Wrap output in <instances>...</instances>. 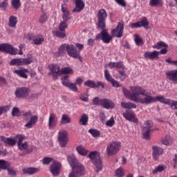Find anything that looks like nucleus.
<instances>
[{
	"mask_svg": "<svg viewBox=\"0 0 177 177\" xmlns=\"http://www.w3.org/2000/svg\"><path fill=\"white\" fill-rule=\"evenodd\" d=\"M130 91H131L124 86H122V92L125 97L131 102H135L136 103L140 102V95L142 96H143V95H146V89H144L139 86H131Z\"/></svg>",
	"mask_w": 177,
	"mask_h": 177,
	"instance_id": "nucleus-1",
	"label": "nucleus"
},
{
	"mask_svg": "<svg viewBox=\"0 0 177 177\" xmlns=\"http://www.w3.org/2000/svg\"><path fill=\"white\" fill-rule=\"evenodd\" d=\"M68 161L73 171L69 174L68 177H80L84 176V166L77 161V158L74 156H68Z\"/></svg>",
	"mask_w": 177,
	"mask_h": 177,
	"instance_id": "nucleus-2",
	"label": "nucleus"
},
{
	"mask_svg": "<svg viewBox=\"0 0 177 177\" xmlns=\"http://www.w3.org/2000/svg\"><path fill=\"white\" fill-rule=\"evenodd\" d=\"M88 158H90L93 162L95 168L96 172H100L102 169H103V163L102 162V158H100V153L99 152L94 151L89 153L88 156Z\"/></svg>",
	"mask_w": 177,
	"mask_h": 177,
	"instance_id": "nucleus-3",
	"label": "nucleus"
},
{
	"mask_svg": "<svg viewBox=\"0 0 177 177\" xmlns=\"http://www.w3.org/2000/svg\"><path fill=\"white\" fill-rule=\"evenodd\" d=\"M142 96H145L144 98H140L139 101L142 104H151V103H156V102H160V103H162L164 100V95H158L156 97H153L150 95H147V92L145 91V95Z\"/></svg>",
	"mask_w": 177,
	"mask_h": 177,
	"instance_id": "nucleus-4",
	"label": "nucleus"
},
{
	"mask_svg": "<svg viewBox=\"0 0 177 177\" xmlns=\"http://www.w3.org/2000/svg\"><path fill=\"white\" fill-rule=\"evenodd\" d=\"M97 30H103L106 28V19H107V12H106V10L104 9L100 10L97 15Z\"/></svg>",
	"mask_w": 177,
	"mask_h": 177,
	"instance_id": "nucleus-5",
	"label": "nucleus"
},
{
	"mask_svg": "<svg viewBox=\"0 0 177 177\" xmlns=\"http://www.w3.org/2000/svg\"><path fill=\"white\" fill-rule=\"evenodd\" d=\"M0 52H6L10 55H16L17 53L23 55V50H17V48H13L12 45L9 44H0Z\"/></svg>",
	"mask_w": 177,
	"mask_h": 177,
	"instance_id": "nucleus-6",
	"label": "nucleus"
},
{
	"mask_svg": "<svg viewBox=\"0 0 177 177\" xmlns=\"http://www.w3.org/2000/svg\"><path fill=\"white\" fill-rule=\"evenodd\" d=\"M121 149V142H112L106 146V153L108 156H115Z\"/></svg>",
	"mask_w": 177,
	"mask_h": 177,
	"instance_id": "nucleus-7",
	"label": "nucleus"
},
{
	"mask_svg": "<svg viewBox=\"0 0 177 177\" xmlns=\"http://www.w3.org/2000/svg\"><path fill=\"white\" fill-rule=\"evenodd\" d=\"M100 30H102V31L96 35L95 39H102L104 44H110L113 40V35H110L109 30L106 29V28Z\"/></svg>",
	"mask_w": 177,
	"mask_h": 177,
	"instance_id": "nucleus-8",
	"label": "nucleus"
},
{
	"mask_svg": "<svg viewBox=\"0 0 177 177\" xmlns=\"http://www.w3.org/2000/svg\"><path fill=\"white\" fill-rule=\"evenodd\" d=\"M68 75H65L61 77V82L64 86H66V88H68V89H70L72 91V92H78V87L77 86V84L75 83L70 82V80Z\"/></svg>",
	"mask_w": 177,
	"mask_h": 177,
	"instance_id": "nucleus-9",
	"label": "nucleus"
},
{
	"mask_svg": "<svg viewBox=\"0 0 177 177\" xmlns=\"http://www.w3.org/2000/svg\"><path fill=\"white\" fill-rule=\"evenodd\" d=\"M48 68L50 71L48 73V75H52L53 80H56L62 75V68H60V66L56 64H51L48 66Z\"/></svg>",
	"mask_w": 177,
	"mask_h": 177,
	"instance_id": "nucleus-10",
	"label": "nucleus"
},
{
	"mask_svg": "<svg viewBox=\"0 0 177 177\" xmlns=\"http://www.w3.org/2000/svg\"><path fill=\"white\" fill-rule=\"evenodd\" d=\"M68 28V25L66 22H60L59 25V30L53 31L55 37L58 38H66V29Z\"/></svg>",
	"mask_w": 177,
	"mask_h": 177,
	"instance_id": "nucleus-11",
	"label": "nucleus"
},
{
	"mask_svg": "<svg viewBox=\"0 0 177 177\" xmlns=\"http://www.w3.org/2000/svg\"><path fill=\"white\" fill-rule=\"evenodd\" d=\"M68 133L66 130H60L58 132V140L60 147H66L68 143Z\"/></svg>",
	"mask_w": 177,
	"mask_h": 177,
	"instance_id": "nucleus-12",
	"label": "nucleus"
},
{
	"mask_svg": "<svg viewBox=\"0 0 177 177\" xmlns=\"http://www.w3.org/2000/svg\"><path fill=\"white\" fill-rule=\"evenodd\" d=\"M124 34V21H120L115 28L111 30V36L114 38H121Z\"/></svg>",
	"mask_w": 177,
	"mask_h": 177,
	"instance_id": "nucleus-13",
	"label": "nucleus"
},
{
	"mask_svg": "<svg viewBox=\"0 0 177 177\" xmlns=\"http://www.w3.org/2000/svg\"><path fill=\"white\" fill-rule=\"evenodd\" d=\"M60 171H62V163L54 161L50 167V172H51L53 176H59Z\"/></svg>",
	"mask_w": 177,
	"mask_h": 177,
	"instance_id": "nucleus-14",
	"label": "nucleus"
},
{
	"mask_svg": "<svg viewBox=\"0 0 177 177\" xmlns=\"http://www.w3.org/2000/svg\"><path fill=\"white\" fill-rule=\"evenodd\" d=\"M67 55L73 59H81V53L77 50V48L73 44H69Z\"/></svg>",
	"mask_w": 177,
	"mask_h": 177,
	"instance_id": "nucleus-15",
	"label": "nucleus"
},
{
	"mask_svg": "<svg viewBox=\"0 0 177 177\" xmlns=\"http://www.w3.org/2000/svg\"><path fill=\"white\" fill-rule=\"evenodd\" d=\"M30 95V89L27 87H20L16 89L15 96L18 99L27 97Z\"/></svg>",
	"mask_w": 177,
	"mask_h": 177,
	"instance_id": "nucleus-16",
	"label": "nucleus"
},
{
	"mask_svg": "<svg viewBox=\"0 0 177 177\" xmlns=\"http://www.w3.org/2000/svg\"><path fill=\"white\" fill-rule=\"evenodd\" d=\"M61 10L62 12L63 19V21H61V23H66V21H68V20L71 19V13H70V10H68V8H67L66 4H62L61 6Z\"/></svg>",
	"mask_w": 177,
	"mask_h": 177,
	"instance_id": "nucleus-17",
	"label": "nucleus"
},
{
	"mask_svg": "<svg viewBox=\"0 0 177 177\" xmlns=\"http://www.w3.org/2000/svg\"><path fill=\"white\" fill-rule=\"evenodd\" d=\"M28 41H32L34 45H41L45 39L42 35H28Z\"/></svg>",
	"mask_w": 177,
	"mask_h": 177,
	"instance_id": "nucleus-18",
	"label": "nucleus"
},
{
	"mask_svg": "<svg viewBox=\"0 0 177 177\" xmlns=\"http://www.w3.org/2000/svg\"><path fill=\"white\" fill-rule=\"evenodd\" d=\"M122 115L127 121L134 122V124H138V122H139V120L136 118V115L132 111H125L122 113Z\"/></svg>",
	"mask_w": 177,
	"mask_h": 177,
	"instance_id": "nucleus-19",
	"label": "nucleus"
},
{
	"mask_svg": "<svg viewBox=\"0 0 177 177\" xmlns=\"http://www.w3.org/2000/svg\"><path fill=\"white\" fill-rule=\"evenodd\" d=\"M75 8L72 10V13H80L85 8V3L83 0H75Z\"/></svg>",
	"mask_w": 177,
	"mask_h": 177,
	"instance_id": "nucleus-20",
	"label": "nucleus"
},
{
	"mask_svg": "<svg viewBox=\"0 0 177 177\" xmlns=\"http://www.w3.org/2000/svg\"><path fill=\"white\" fill-rule=\"evenodd\" d=\"M149 26V21L145 17L142 18L140 21L132 23L131 24V28H139L140 27H147Z\"/></svg>",
	"mask_w": 177,
	"mask_h": 177,
	"instance_id": "nucleus-21",
	"label": "nucleus"
},
{
	"mask_svg": "<svg viewBox=\"0 0 177 177\" xmlns=\"http://www.w3.org/2000/svg\"><path fill=\"white\" fill-rule=\"evenodd\" d=\"M166 77L169 81H171L174 84H177V68L166 72Z\"/></svg>",
	"mask_w": 177,
	"mask_h": 177,
	"instance_id": "nucleus-22",
	"label": "nucleus"
},
{
	"mask_svg": "<svg viewBox=\"0 0 177 177\" xmlns=\"http://www.w3.org/2000/svg\"><path fill=\"white\" fill-rule=\"evenodd\" d=\"M152 157L153 160H158L161 154L164 153V149L158 146H153L152 147Z\"/></svg>",
	"mask_w": 177,
	"mask_h": 177,
	"instance_id": "nucleus-23",
	"label": "nucleus"
},
{
	"mask_svg": "<svg viewBox=\"0 0 177 177\" xmlns=\"http://www.w3.org/2000/svg\"><path fill=\"white\" fill-rule=\"evenodd\" d=\"M56 125H57V117H56V115L53 113H50L48 118L49 129H52V128H55Z\"/></svg>",
	"mask_w": 177,
	"mask_h": 177,
	"instance_id": "nucleus-24",
	"label": "nucleus"
},
{
	"mask_svg": "<svg viewBox=\"0 0 177 177\" xmlns=\"http://www.w3.org/2000/svg\"><path fill=\"white\" fill-rule=\"evenodd\" d=\"M160 52L154 50L153 52L147 51L144 54L145 59H149L150 60H155V59H158Z\"/></svg>",
	"mask_w": 177,
	"mask_h": 177,
	"instance_id": "nucleus-25",
	"label": "nucleus"
},
{
	"mask_svg": "<svg viewBox=\"0 0 177 177\" xmlns=\"http://www.w3.org/2000/svg\"><path fill=\"white\" fill-rule=\"evenodd\" d=\"M102 107L106 109V110H113L115 107V104L111 100L103 99Z\"/></svg>",
	"mask_w": 177,
	"mask_h": 177,
	"instance_id": "nucleus-26",
	"label": "nucleus"
},
{
	"mask_svg": "<svg viewBox=\"0 0 177 177\" xmlns=\"http://www.w3.org/2000/svg\"><path fill=\"white\" fill-rule=\"evenodd\" d=\"M162 103L163 104H167L168 106L171 107L173 110H177V101L172 100L168 98H165V97H163V101Z\"/></svg>",
	"mask_w": 177,
	"mask_h": 177,
	"instance_id": "nucleus-27",
	"label": "nucleus"
},
{
	"mask_svg": "<svg viewBox=\"0 0 177 177\" xmlns=\"http://www.w3.org/2000/svg\"><path fill=\"white\" fill-rule=\"evenodd\" d=\"M0 140L6 145H9V146H15V145L17 143V140L10 138H6L5 136H0Z\"/></svg>",
	"mask_w": 177,
	"mask_h": 177,
	"instance_id": "nucleus-28",
	"label": "nucleus"
},
{
	"mask_svg": "<svg viewBox=\"0 0 177 177\" xmlns=\"http://www.w3.org/2000/svg\"><path fill=\"white\" fill-rule=\"evenodd\" d=\"M108 67L109 68H118L120 70V68H124V62H111L108 63L107 64Z\"/></svg>",
	"mask_w": 177,
	"mask_h": 177,
	"instance_id": "nucleus-29",
	"label": "nucleus"
},
{
	"mask_svg": "<svg viewBox=\"0 0 177 177\" xmlns=\"http://www.w3.org/2000/svg\"><path fill=\"white\" fill-rule=\"evenodd\" d=\"M161 142L165 146H171L174 143V140L169 135H166L164 138H162Z\"/></svg>",
	"mask_w": 177,
	"mask_h": 177,
	"instance_id": "nucleus-30",
	"label": "nucleus"
},
{
	"mask_svg": "<svg viewBox=\"0 0 177 177\" xmlns=\"http://www.w3.org/2000/svg\"><path fill=\"white\" fill-rule=\"evenodd\" d=\"M27 73H28V70L24 68L20 70H15L14 71V73L17 74L19 77H21V78H28V75H27Z\"/></svg>",
	"mask_w": 177,
	"mask_h": 177,
	"instance_id": "nucleus-31",
	"label": "nucleus"
},
{
	"mask_svg": "<svg viewBox=\"0 0 177 177\" xmlns=\"http://www.w3.org/2000/svg\"><path fill=\"white\" fill-rule=\"evenodd\" d=\"M37 122H38V116L33 115L30 118V121L25 124V127L26 128L30 129L32 127H34V125H35V124H37Z\"/></svg>",
	"mask_w": 177,
	"mask_h": 177,
	"instance_id": "nucleus-32",
	"label": "nucleus"
},
{
	"mask_svg": "<svg viewBox=\"0 0 177 177\" xmlns=\"http://www.w3.org/2000/svg\"><path fill=\"white\" fill-rule=\"evenodd\" d=\"M39 171L37 168L35 167H28L23 169L24 174H28V175H34V174H37Z\"/></svg>",
	"mask_w": 177,
	"mask_h": 177,
	"instance_id": "nucleus-33",
	"label": "nucleus"
},
{
	"mask_svg": "<svg viewBox=\"0 0 177 177\" xmlns=\"http://www.w3.org/2000/svg\"><path fill=\"white\" fill-rule=\"evenodd\" d=\"M10 162L7 160L0 159V169L7 170L8 168H10Z\"/></svg>",
	"mask_w": 177,
	"mask_h": 177,
	"instance_id": "nucleus-34",
	"label": "nucleus"
},
{
	"mask_svg": "<svg viewBox=\"0 0 177 177\" xmlns=\"http://www.w3.org/2000/svg\"><path fill=\"white\" fill-rule=\"evenodd\" d=\"M76 151H77L78 154L80 156H86L88 154V150L85 149V147L82 145L77 146L76 147Z\"/></svg>",
	"mask_w": 177,
	"mask_h": 177,
	"instance_id": "nucleus-35",
	"label": "nucleus"
},
{
	"mask_svg": "<svg viewBox=\"0 0 177 177\" xmlns=\"http://www.w3.org/2000/svg\"><path fill=\"white\" fill-rule=\"evenodd\" d=\"M17 24V17L13 15H11L9 18V22H8L9 27L15 28Z\"/></svg>",
	"mask_w": 177,
	"mask_h": 177,
	"instance_id": "nucleus-36",
	"label": "nucleus"
},
{
	"mask_svg": "<svg viewBox=\"0 0 177 177\" xmlns=\"http://www.w3.org/2000/svg\"><path fill=\"white\" fill-rule=\"evenodd\" d=\"M69 46H70V44H62L58 49V53L59 55H63V54L66 53V52L67 53L68 50Z\"/></svg>",
	"mask_w": 177,
	"mask_h": 177,
	"instance_id": "nucleus-37",
	"label": "nucleus"
},
{
	"mask_svg": "<svg viewBox=\"0 0 177 177\" xmlns=\"http://www.w3.org/2000/svg\"><path fill=\"white\" fill-rule=\"evenodd\" d=\"M121 106L123 109H136V105L132 102H121Z\"/></svg>",
	"mask_w": 177,
	"mask_h": 177,
	"instance_id": "nucleus-38",
	"label": "nucleus"
},
{
	"mask_svg": "<svg viewBox=\"0 0 177 177\" xmlns=\"http://www.w3.org/2000/svg\"><path fill=\"white\" fill-rule=\"evenodd\" d=\"M11 6L15 10H19L21 8V2L20 0H11Z\"/></svg>",
	"mask_w": 177,
	"mask_h": 177,
	"instance_id": "nucleus-39",
	"label": "nucleus"
},
{
	"mask_svg": "<svg viewBox=\"0 0 177 177\" xmlns=\"http://www.w3.org/2000/svg\"><path fill=\"white\" fill-rule=\"evenodd\" d=\"M34 62V59H32V56L30 55L28 58H21V66H28V64H31Z\"/></svg>",
	"mask_w": 177,
	"mask_h": 177,
	"instance_id": "nucleus-40",
	"label": "nucleus"
},
{
	"mask_svg": "<svg viewBox=\"0 0 177 177\" xmlns=\"http://www.w3.org/2000/svg\"><path fill=\"white\" fill-rule=\"evenodd\" d=\"M89 120V118L86 114H83L80 120V125H88V121Z\"/></svg>",
	"mask_w": 177,
	"mask_h": 177,
	"instance_id": "nucleus-41",
	"label": "nucleus"
},
{
	"mask_svg": "<svg viewBox=\"0 0 177 177\" xmlns=\"http://www.w3.org/2000/svg\"><path fill=\"white\" fill-rule=\"evenodd\" d=\"M84 86H88V88H91V89L96 88V82L93 80H86L84 83Z\"/></svg>",
	"mask_w": 177,
	"mask_h": 177,
	"instance_id": "nucleus-42",
	"label": "nucleus"
},
{
	"mask_svg": "<svg viewBox=\"0 0 177 177\" xmlns=\"http://www.w3.org/2000/svg\"><path fill=\"white\" fill-rule=\"evenodd\" d=\"M49 19V15L48 14L44 12L39 19V23H41V24H45L46 21H48V19Z\"/></svg>",
	"mask_w": 177,
	"mask_h": 177,
	"instance_id": "nucleus-43",
	"label": "nucleus"
},
{
	"mask_svg": "<svg viewBox=\"0 0 177 177\" xmlns=\"http://www.w3.org/2000/svg\"><path fill=\"white\" fill-rule=\"evenodd\" d=\"M153 49H161V48H168V44L164 41H159L152 46Z\"/></svg>",
	"mask_w": 177,
	"mask_h": 177,
	"instance_id": "nucleus-44",
	"label": "nucleus"
},
{
	"mask_svg": "<svg viewBox=\"0 0 177 177\" xmlns=\"http://www.w3.org/2000/svg\"><path fill=\"white\" fill-rule=\"evenodd\" d=\"M63 74H74V71L71 67H64L61 68V75Z\"/></svg>",
	"mask_w": 177,
	"mask_h": 177,
	"instance_id": "nucleus-45",
	"label": "nucleus"
},
{
	"mask_svg": "<svg viewBox=\"0 0 177 177\" xmlns=\"http://www.w3.org/2000/svg\"><path fill=\"white\" fill-rule=\"evenodd\" d=\"M153 127V122L151 121V120H147L145 121L144 125H143V127H142V129H145V130H148V131H151V128Z\"/></svg>",
	"mask_w": 177,
	"mask_h": 177,
	"instance_id": "nucleus-46",
	"label": "nucleus"
},
{
	"mask_svg": "<svg viewBox=\"0 0 177 177\" xmlns=\"http://www.w3.org/2000/svg\"><path fill=\"white\" fill-rule=\"evenodd\" d=\"M88 133H91L93 138H99V136H100V131L95 129H90L88 130Z\"/></svg>",
	"mask_w": 177,
	"mask_h": 177,
	"instance_id": "nucleus-47",
	"label": "nucleus"
},
{
	"mask_svg": "<svg viewBox=\"0 0 177 177\" xmlns=\"http://www.w3.org/2000/svg\"><path fill=\"white\" fill-rule=\"evenodd\" d=\"M125 176V170H124V168L119 167L115 171V176L116 177H124Z\"/></svg>",
	"mask_w": 177,
	"mask_h": 177,
	"instance_id": "nucleus-48",
	"label": "nucleus"
},
{
	"mask_svg": "<svg viewBox=\"0 0 177 177\" xmlns=\"http://www.w3.org/2000/svg\"><path fill=\"white\" fill-rule=\"evenodd\" d=\"M9 64L10 66H21V58L12 59Z\"/></svg>",
	"mask_w": 177,
	"mask_h": 177,
	"instance_id": "nucleus-49",
	"label": "nucleus"
},
{
	"mask_svg": "<svg viewBox=\"0 0 177 177\" xmlns=\"http://www.w3.org/2000/svg\"><path fill=\"white\" fill-rule=\"evenodd\" d=\"M92 104L93 106H102L103 104V99L100 100L98 97H95L93 99Z\"/></svg>",
	"mask_w": 177,
	"mask_h": 177,
	"instance_id": "nucleus-50",
	"label": "nucleus"
},
{
	"mask_svg": "<svg viewBox=\"0 0 177 177\" xmlns=\"http://www.w3.org/2000/svg\"><path fill=\"white\" fill-rule=\"evenodd\" d=\"M119 75L116 77L118 80H120V81H125V78H127V73L124 71H119Z\"/></svg>",
	"mask_w": 177,
	"mask_h": 177,
	"instance_id": "nucleus-51",
	"label": "nucleus"
},
{
	"mask_svg": "<svg viewBox=\"0 0 177 177\" xmlns=\"http://www.w3.org/2000/svg\"><path fill=\"white\" fill-rule=\"evenodd\" d=\"M17 147L19 150H21L23 151V150H27L28 149V142H21V144L17 145Z\"/></svg>",
	"mask_w": 177,
	"mask_h": 177,
	"instance_id": "nucleus-52",
	"label": "nucleus"
},
{
	"mask_svg": "<svg viewBox=\"0 0 177 177\" xmlns=\"http://www.w3.org/2000/svg\"><path fill=\"white\" fill-rule=\"evenodd\" d=\"M6 170L8 171V174L9 175V176L16 177V175H17L16 170H15L13 167H8Z\"/></svg>",
	"mask_w": 177,
	"mask_h": 177,
	"instance_id": "nucleus-53",
	"label": "nucleus"
},
{
	"mask_svg": "<svg viewBox=\"0 0 177 177\" xmlns=\"http://www.w3.org/2000/svg\"><path fill=\"white\" fill-rule=\"evenodd\" d=\"M115 124V120H114V117H111L110 120L106 122L105 125H106V127H109V128H111L112 127H114Z\"/></svg>",
	"mask_w": 177,
	"mask_h": 177,
	"instance_id": "nucleus-54",
	"label": "nucleus"
},
{
	"mask_svg": "<svg viewBox=\"0 0 177 177\" xmlns=\"http://www.w3.org/2000/svg\"><path fill=\"white\" fill-rule=\"evenodd\" d=\"M71 122V119L67 115H63L62 118L61 124H70Z\"/></svg>",
	"mask_w": 177,
	"mask_h": 177,
	"instance_id": "nucleus-55",
	"label": "nucleus"
},
{
	"mask_svg": "<svg viewBox=\"0 0 177 177\" xmlns=\"http://www.w3.org/2000/svg\"><path fill=\"white\" fill-rule=\"evenodd\" d=\"M151 131V130H147V129L145 130V129H142V133H143L144 139H146L147 140H149Z\"/></svg>",
	"mask_w": 177,
	"mask_h": 177,
	"instance_id": "nucleus-56",
	"label": "nucleus"
},
{
	"mask_svg": "<svg viewBox=\"0 0 177 177\" xmlns=\"http://www.w3.org/2000/svg\"><path fill=\"white\" fill-rule=\"evenodd\" d=\"M104 77H105V80H106V81H108V82H110L112 80L114 79V78H113V77H111L110 72H109V71L107 69L104 70Z\"/></svg>",
	"mask_w": 177,
	"mask_h": 177,
	"instance_id": "nucleus-57",
	"label": "nucleus"
},
{
	"mask_svg": "<svg viewBox=\"0 0 177 177\" xmlns=\"http://www.w3.org/2000/svg\"><path fill=\"white\" fill-rule=\"evenodd\" d=\"M15 139L17 140V145H20L21 143H23V140H26V136L18 134L15 136Z\"/></svg>",
	"mask_w": 177,
	"mask_h": 177,
	"instance_id": "nucleus-58",
	"label": "nucleus"
},
{
	"mask_svg": "<svg viewBox=\"0 0 177 177\" xmlns=\"http://www.w3.org/2000/svg\"><path fill=\"white\" fill-rule=\"evenodd\" d=\"M80 99L82 102H88L89 100V95L88 93H82L80 95Z\"/></svg>",
	"mask_w": 177,
	"mask_h": 177,
	"instance_id": "nucleus-59",
	"label": "nucleus"
},
{
	"mask_svg": "<svg viewBox=\"0 0 177 177\" xmlns=\"http://www.w3.org/2000/svg\"><path fill=\"white\" fill-rule=\"evenodd\" d=\"M110 82L112 84V86L114 88H121V86H122L121 84H120V82L115 79H112Z\"/></svg>",
	"mask_w": 177,
	"mask_h": 177,
	"instance_id": "nucleus-60",
	"label": "nucleus"
},
{
	"mask_svg": "<svg viewBox=\"0 0 177 177\" xmlns=\"http://www.w3.org/2000/svg\"><path fill=\"white\" fill-rule=\"evenodd\" d=\"M162 171H164V166L159 165L154 170L152 171V174H153V175H156L157 172H162Z\"/></svg>",
	"mask_w": 177,
	"mask_h": 177,
	"instance_id": "nucleus-61",
	"label": "nucleus"
},
{
	"mask_svg": "<svg viewBox=\"0 0 177 177\" xmlns=\"http://www.w3.org/2000/svg\"><path fill=\"white\" fill-rule=\"evenodd\" d=\"M161 3V0H150L149 1V6H157V5H160Z\"/></svg>",
	"mask_w": 177,
	"mask_h": 177,
	"instance_id": "nucleus-62",
	"label": "nucleus"
},
{
	"mask_svg": "<svg viewBox=\"0 0 177 177\" xmlns=\"http://www.w3.org/2000/svg\"><path fill=\"white\" fill-rule=\"evenodd\" d=\"M6 6H8V0H4L0 3L1 9H3V10H5L6 9Z\"/></svg>",
	"mask_w": 177,
	"mask_h": 177,
	"instance_id": "nucleus-63",
	"label": "nucleus"
},
{
	"mask_svg": "<svg viewBox=\"0 0 177 177\" xmlns=\"http://www.w3.org/2000/svg\"><path fill=\"white\" fill-rule=\"evenodd\" d=\"M52 158H48V157H45L43 159V164H44V165H48V164H50V162H52Z\"/></svg>",
	"mask_w": 177,
	"mask_h": 177,
	"instance_id": "nucleus-64",
	"label": "nucleus"
}]
</instances>
